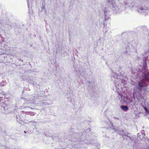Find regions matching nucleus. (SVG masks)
I'll return each mask as SVG.
<instances>
[{"instance_id":"nucleus-1","label":"nucleus","mask_w":149,"mask_h":149,"mask_svg":"<svg viewBox=\"0 0 149 149\" xmlns=\"http://www.w3.org/2000/svg\"><path fill=\"white\" fill-rule=\"evenodd\" d=\"M148 53L145 52L144 54H141V58H142V70L139 69L142 72L141 77L138 83L131 81L130 84L132 85L135 86L134 88L133 97L134 99L139 98L141 96V93L142 91H145L149 83V72L148 71V66L147 64V60L148 56L147 55Z\"/></svg>"},{"instance_id":"nucleus-2","label":"nucleus","mask_w":149,"mask_h":149,"mask_svg":"<svg viewBox=\"0 0 149 149\" xmlns=\"http://www.w3.org/2000/svg\"><path fill=\"white\" fill-rule=\"evenodd\" d=\"M121 69V67H120L119 70H118V72L117 73L116 72V70L115 71L114 70H111V79L114 81L116 88H117L118 91L120 92L122 90V85L120 83H117V80H118V79L122 80L127 79V77L124 76V73L122 72V70H120Z\"/></svg>"},{"instance_id":"nucleus-3","label":"nucleus","mask_w":149,"mask_h":149,"mask_svg":"<svg viewBox=\"0 0 149 149\" xmlns=\"http://www.w3.org/2000/svg\"><path fill=\"white\" fill-rule=\"evenodd\" d=\"M124 3L126 6L125 8H127V6L130 8L134 10L138 13L142 14L145 15H146L147 14L148 8L146 7L144 5L138 3L135 1H131L130 3L124 2Z\"/></svg>"},{"instance_id":"nucleus-4","label":"nucleus","mask_w":149,"mask_h":149,"mask_svg":"<svg viewBox=\"0 0 149 149\" xmlns=\"http://www.w3.org/2000/svg\"><path fill=\"white\" fill-rule=\"evenodd\" d=\"M78 133L72 134L71 141L73 143H71L73 149H85L84 147H81L80 145L86 143L85 141L82 140L80 136H78Z\"/></svg>"},{"instance_id":"nucleus-5","label":"nucleus","mask_w":149,"mask_h":149,"mask_svg":"<svg viewBox=\"0 0 149 149\" xmlns=\"http://www.w3.org/2000/svg\"><path fill=\"white\" fill-rule=\"evenodd\" d=\"M108 8L107 7L104 9L103 11L104 12V19L105 21L109 19V9L111 8L113 13H118L119 12V8L117 6L115 3V1L114 0H108Z\"/></svg>"},{"instance_id":"nucleus-6","label":"nucleus","mask_w":149,"mask_h":149,"mask_svg":"<svg viewBox=\"0 0 149 149\" xmlns=\"http://www.w3.org/2000/svg\"><path fill=\"white\" fill-rule=\"evenodd\" d=\"M91 131V128H90L87 129L86 131L83 130L81 132L78 134V136H80L82 140L85 141V142L87 144L91 143L90 142H88V141H90L91 140L89 138L90 136L89 135V132Z\"/></svg>"},{"instance_id":"nucleus-7","label":"nucleus","mask_w":149,"mask_h":149,"mask_svg":"<svg viewBox=\"0 0 149 149\" xmlns=\"http://www.w3.org/2000/svg\"><path fill=\"white\" fill-rule=\"evenodd\" d=\"M110 131L112 132H117L120 135L122 136L123 139H126L127 140V138H126V137H127L128 135L131 134V133H129L125 129H114L110 128Z\"/></svg>"},{"instance_id":"nucleus-8","label":"nucleus","mask_w":149,"mask_h":149,"mask_svg":"<svg viewBox=\"0 0 149 149\" xmlns=\"http://www.w3.org/2000/svg\"><path fill=\"white\" fill-rule=\"evenodd\" d=\"M144 131H142L141 133H139L137 134V139H140L141 140L146 141H149L148 138L146 136H145V134H144Z\"/></svg>"},{"instance_id":"nucleus-9","label":"nucleus","mask_w":149,"mask_h":149,"mask_svg":"<svg viewBox=\"0 0 149 149\" xmlns=\"http://www.w3.org/2000/svg\"><path fill=\"white\" fill-rule=\"evenodd\" d=\"M127 137H128L131 141H135L134 137L132 135L131 133L130 135H128ZM137 142L138 143H136L135 141L134 142V144L133 145L134 149H135H135H136L137 148L138 149L139 148V147L138 146H140V143H139V142Z\"/></svg>"},{"instance_id":"nucleus-10","label":"nucleus","mask_w":149,"mask_h":149,"mask_svg":"<svg viewBox=\"0 0 149 149\" xmlns=\"http://www.w3.org/2000/svg\"><path fill=\"white\" fill-rule=\"evenodd\" d=\"M136 30L137 31H138L139 32L141 33V34H143L144 35L146 32L148 31V29L145 26H139L136 29ZM144 36L142 35V37H143Z\"/></svg>"},{"instance_id":"nucleus-11","label":"nucleus","mask_w":149,"mask_h":149,"mask_svg":"<svg viewBox=\"0 0 149 149\" xmlns=\"http://www.w3.org/2000/svg\"><path fill=\"white\" fill-rule=\"evenodd\" d=\"M86 84L88 86L89 89H91L93 88L94 86V82L93 80L92 79L91 81L86 80Z\"/></svg>"},{"instance_id":"nucleus-12","label":"nucleus","mask_w":149,"mask_h":149,"mask_svg":"<svg viewBox=\"0 0 149 149\" xmlns=\"http://www.w3.org/2000/svg\"><path fill=\"white\" fill-rule=\"evenodd\" d=\"M132 45L134 46V48L135 49H139L141 46L139 43L137 41H136L135 42V44L134 43L133 44H132Z\"/></svg>"},{"instance_id":"nucleus-13","label":"nucleus","mask_w":149,"mask_h":149,"mask_svg":"<svg viewBox=\"0 0 149 149\" xmlns=\"http://www.w3.org/2000/svg\"><path fill=\"white\" fill-rule=\"evenodd\" d=\"M74 69V72L77 74H78L79 73V72L80 71V70L77 68V67L76 66V65H74V69Z\"/></svg>"},{"instance_id":"nucleus-14","label":"nucleus","mask_w":149,"mask_h":149,"mask_svg":"<svg viewBox=\"0 0 149 149\" xmlns=\"http://www.w3.org/2000/svg\"><path fill=\"white\" fill-rule=\"evenodd\" d=\"M120 108L121 109L125 111H127L128 110V108L126 106L121 105L120 106Z\"/></svg>"},{"instance_id":"nucleus-15","label":"nucleus","mask_w":149,"mask_h":149,"mask_svg":"<svg viewBox=\"0 0 149 149\" xmlns=\"http://www.w3.org/2000/svg\"><path fill=\"white\" fill-rule=\"evenodd\" d=\"M113 118L115 120H117L118 121H121L122 120V118L121 117H113Z\"/></svg>"},{"instance_id":"nucleus-16","label":"nucleus","mask_w":149,"mask_h":149,"mask_svg":"<svg viewBox=\"0 0 149 149\" xmlns=\"http://www.w3.org/2000/svg\"><path fill=\"white\" fill-rule=\"evenodd\" d=\"M94 145L95 146V147L97 148V149H99L100 148V145L99 143H95Z\"/></svg>"},{"instance_id":"nucleus-17","label":"nucleus","mask_w":149,"mask_h":149,"mask_svg":"<svg viewBox=\"0 0 149 149\" xmlns=\"http://www.w3.org/2000/svg\"><path fill=\"white\" fill-rule=\"evenodd\" d=\"M124 53L125 54H127V55H129L130 53L129 51H128V50H126V51L124 52Z\"/></svg>"},{"instance_id":"nucleus-18","label":"nucleus","mask_w":149,"mask_h":149,"mask_svg":"<svg viewBox=\"0 0 149 149\" xmlns=\"http://www.w3.org/2000/svg\"><path fill=\"white\" fill-rule=\"evenodd\" d=\"M97 93H94V94H93V96H95V97H96V96H97Z\"/></svg>"},{"instance_id":"nucleus-19","label":"nucleus","mask_w":149,"mask_h":149,"mask_svg":"<svg viewBox=\"0 0 149 149\" xmlns=\"http://www.w3.org/2000/svg\"><path fill=\"white\" fill-rule=\"evenodd\" d=\"M120 95V97L122 98H123V95L121 94H120V95Z\"/></svg>"},{"instance_id":"nucleus-20","label":"nucleus","mask_w":149,"mask_h":149,"mask_svg":"<svg viewBox=\"0 0 149 149\" xmlns=\"http://www.w3.org/2000/svg\"><path fill=\"white\" fill-rule=\"evenodd\" d=\"M104 28L106 27V28L107 27H106V26L105 25V23H104Z\"/></svg>"},{"instance_id":"nucleus-21","label":"nucleus","mask_w":149,"mask_h":149,"mask_svg":"<svg viewBox=\"0 0 149 149\" xmlns=\"http://www.w3.org/2000/svg\"><path fill=\"white\" fill-rule=\"evenodd\" d=\"M132 72H131L132 73H133V70L132 69Z\"/></svg>"},{"instance_id":"nucleus-22","label":"nucleus","mask_w":149,"mask_h":149,"mask_svg":"<svg viewBox=\"0 0 149 149\" xmlns=\"http://www.w3.org/2000/svg\"><path fill=\"white\" fill-rule=\"evenodd\" d=\"M138 60L140 59V58L139 57H138Z\"/></svg>"},{"instance_id":"nucleus-23","label":"nucleus","mask_w":149,"mask_h":149,"mask_svg":"<svg viewBox=\"0 0 149 149\" xmlns=\"http://www.w3.org/2000/svg\"><path fill=\"white\" fill-rule=\"evenodd\" d=\"M118 98H120V97H119V96H118Z\"/></svg>"},{"instance_id":"nucleus-24","label":"nucleus","mask_w":149,"mask_h":149,"mask_svg":"<svg viewBox=\"0 0 149 149\" xmlns=\"http://www.w3.org/2000/svg\"><path fill=\"white\" fill-rule=\"evenodd\" d=\"M137 74H138V75H139V73H137Z\"/></svg>"},{"instance_id":"nucleus-25","label":"nucleus","mask_w":149,"mask_h":149,"mask_svg":"<svg viewBox=\"0 0 149 149\" xmlns=\"http://www.w3.org/2000/svg\"><path fill=\"white\" fill-rule=\"evenodd\" d=\"M69 36H70V33H69Z\"/></svg>"}]
</instances>
